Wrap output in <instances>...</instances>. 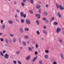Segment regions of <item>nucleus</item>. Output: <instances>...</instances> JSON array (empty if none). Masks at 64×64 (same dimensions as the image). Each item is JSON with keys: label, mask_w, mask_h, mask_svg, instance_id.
Here are the masks:
<instances>
[{"label": "nucleus", "mask_w": 64, "mask_h": 64, "mask_svg": "<svg viewBox=\"0 0 64 64\" xmlns=\"http://www.w3.org/2000/svg\"><path fill=\"white\" fill-rule=\"evenodd\" d=\"M15 20L17 22H19V20H18L17 18H16Z\"/></svg>", "instance_id": "40"}, {"label": "nucleus", "mask_w": 64, "mask_h": 64, "mask_svg": "<svg viewBox=\"0 0 64 64\" xmlns=\"http://www.w3.org/2000/svg\"><path fill=\"white\" fill-rule=\"evenodd\" d=\"M5 46H8V45H7V44H6L5 45Z\"/></svg>", "instance_id": "64"}, {"label": "nucleus", "mask_w": 64, "mask_h": 64, "mask_svg": "<svg viewBox=\"0 0 64 64\" xmlns=\"http://www.w3.org/2000/svg\"><path fill=\"white\" fill-rule=\"evenodd\" d=\"M42 19L44 21H45L46 20V19L45 18H43Z\"/></svg>", "instance_id": "38"}, {"label": "nucleus", "mask_w": 64, "mask_h": 64, "mask_svg": "<svg viewBox=\"0 0 64 64\" xmlns=\"http://www.w3.org/2000/svg\"><path fill=\"white\" fill-rule=\"evenodd\" d=\"M31 49L33 50V49H34V48H33V47H32Z\"/></svg>", "instance_id": "61"}, {"label": "nucleus", "mask_w": 64, "mask_h": 64, "mask_svg": "<svg viewBox=\"0 0 64 64\" xmlns=\"http://www.w3.org/2000/svg\"><path fill=\"white\" fill-rule=\"evenodd\" d=\"M30 55H29L26 58V60H29V59H30Z\"/></svg>", "instance_id": "7"}, {"label": "nucleus", "mask_w": 64, "mask_h": 64, "mask_svg": "<svg viewBox=\"0 0 64 64\" xmlns=\"http://www.w3.org/2000/svg\"><path fill=\"white\" fill-rule=\"evenodd\" d=\"M35 54L36 55H37V54H38V53L37 52V51H36L35 52Z\"/></svg>", "instance_id": "42"}, {"label": "nucleus", "mask_w": 64, "mask_h": 64, "mask_svg": "<svg viewBox=\"0 0 64 64\" xmlns=\"http://www.w3.org/2000/svg\"><path fill=\"white\" fill-rule=\"evenodd\" d=\"M41 39H42V40H44V39L42 38H41Z\"/></svg>", "instance_id": "57"}, {"label": "nucleus", "mask_w": 64, "mask_h": 64, "mask_svg": "<svg viewBox=\"0 0 64 64\" xmlns=\"http://www.w3.org/2000/svg\"><path fill=\"white\" fill-rule=\"evenodd\" d=\"M46 23H48V20H46Z\"/></svg>", "instance_id": "48"}, {"label": "nucleus", "mask_w": 64, "mask_h": 64, "mask_svg": "<svg viewBox=\"0 0 64 64\" xmlns=\"http://www.w3.org/2000/svg\"><path fill=\"white\" fill-rule=\"evenodd\" d=\"M2 52L4 54L6 52V51L5 50H4Z\"/></svg>", "instance_id": "45"}, {"label": "nucleus", "mask_w": 64, "mask_h": 64, "mask_svg": "<svg viewBox=\"0 0 64 64\" xmlns=\"http://www.w3.org/2000/svg\"><path fill=\"white\" fill-rule=\"evenodd\" d=\"M39 12H40H40H41V9H39Z\"/></svg>", "instance_id": "49"}, {"label": "nucleus", "mask_w": 64, "mask_h": 64, "mask_svg": "<svg viewBox=\"0 0 64 64\" xmlns=\"http://www.w3.org/2000/svg\"><path fill=\"white\" fill-rule=\"evenodd\" d=\"M2 27L3 29H4L5 28V24H3L2 26Z\"/></svg>", "instance_id": "14"}, {"label": "nucleus", "mask_w": 64, "mask_h": 64, "mask_svg": "<svg viewBox=\"0 0 64 64\" xmlns=\"http://www.w3.org/2000/svg\"><path fill=\"white\" fill-rule=\"evenodd\" d=\"M44 15L45 16H47V15H48V14L47 13V12H44Z\"/></svg>", "instance_id": "16"}, {"label": "nucleus", "mask_w": 64, "mask_h": 64, "mask_svg": "<svg viewBox=\"0 0 64 64\" xmlns=\"http://www.w3.org/2000/svg\"><path fill=\"white\" fill-rule=\"evenodd\" d=\"M21 4H22V7H24V6H25V4H24V2H22L21 3Z\"/></svg>", "instance_id": "18"}, {"label": "nucleus", "mask_w": 64, "mask_h": 64, "mask_svg": "<svg viewBox=\"0 0 64 64\" xmlns=\"http://www.w3.org/2000/svg\"><path fill=\"white\" fill-rule=\"evenodd\" d=\"M21 22L22 23H24V20L23 19L21 20Z\"/></svg>", "instance_id": "28"}, {"label": "nucleus", "mask_w": 64, "mask_h": 64, "mask_svg": "<svg viewBox=\"0 0 64 64\" xmlns=\"http://www.w3.org/2000/svg\"><path fill=\"white\" fill-rule=\"evenodd\" d=\"M30 2L32 4H33L34 2H33V0H30Z\"/></svg>", "instance_id": "30"}, {"label": "nucleus", "mask_w": 64, "mask_h": 64, "mask_svg": "<svg viewBox=\"0 0 64 64\" xmlns=\"http://www.w3.org/2000/svg\"><path fill=\"white\" fill-rule=\"evenodd\" d=\"M44 57L45 58H48V56L47 54H46L45 55Z\"/></svg>", "instance_id": "25"}, {"label": "nucleus", "mask_w": 64, "mask_h": 64, "mask_svg": "<svg viewBox=\"0 0 64 64\" xmlns=\"http://www.w3.org/2000/svg\"><path fill=\"white\" fill-rule=\"evenodd\" d=\"M43 33H44V34H47V33H46V31L45 30H43Z\"/></svg>", "instance_id": "19"}, {"label": "nucleus", "mask_w": 64, "mask_h": 64, "mask_svg": "<svg viewBox=\"0 0 64 64\" xmlns=\"http://www.w3.org/2000/svg\"><path fill=\"white\" fill-rule=\"evenodd\" d=\"M24 30L26 31H29V28H24Z\"/></svg>", "instance_id": "13"}, {"label": "nucleus", "mask_w": 64, "mask_h": 64, "mask_svg": "<svg viewBox=\"0 0 64 64\" xmlns=\"http://www.w3.org/2000/svg\"><path fill=\"white\" fill-rule=\"evenodd\" d=\"M45 52L46 53H48L49 52V51L47 50H45Z\"/></svg>", "instance_id": "35"}, {"label": "nucleus", "mask_w": 64, "mask_h": 64, "mask_svg": "<svg viewBox=\"0 0 64 64\" xmlns=\"http://www.w3.org/2000/svg\"><path fill=\"white\" fill-rule=\"evenodd\" d=\"M18 62L19 64H22V63H21V62H20V61H18Z\"/></svg>", "instance_id": "37"}, {"label": "nucleus", "mask_w": 64, "mask_h": 64, "mask_svg": "<svg viewBox=\"0 0 64 64\" xmlns=\"http://www.w3.org/2000/svg\"><path fill=\"white\" fill-rule=\"evenodd\" d=\"M26 14H24L23 15V16L24 17V18H26Z\"/></svg>", "instance_id": "34"}, {"label": "nucleus", "mask_w": 64, "mask_h": 64, "mask_svg": "<svg viewBox=\"0 0 64 64\" xmlns=\"http://www.w3.org/2000/svg\"><path fill=\"white\" fill-rule=\"evenodd\" d=\"M0 40L1 41H3V39L2 38H1L0 39Z\"/></svg>", "instance_id": "46"}, {"label": "nucleus", "mask_w": 64, "mask_h": 64, "mask_svg": "<svg viewBox=\"0 0 64 64\" xmlns=\"http://www.w3.org/2000/svg\"><path fill=\"white\" fill-rule=\"evenodd\" d=\"M39 63L40 64H42V62L41 61H39Z\"/></svg>", "instance_id": "54"}, {"label": "nucleus", "mask_w": 64, "mask_h": 64, "mask_svg": "<svg viewBox=\"0 0 64 64\" xmlns=\"http://www.w3.org/2000/svg\"><path fill=\"white\" fill-rule=\"evenodd\" d=\"M28 49L29 51H32V50L31 49V48H30V47H29L28 48Z\"/></svg>", "instance_id": "33"}, {"label": "nucleus", "mask_w": 64, "mask_h": 64, "mask_svg": "<svg viewBox=\"0 0 64 64\" xmlns=\"http://www.w3.org/2000/svg\"><path fill=\"white\" fill-rule=\"evenodd\" d=\"M26 23L27 24H28L29 25V24H30V20H26Z\"/></svg>", "instance_id": "3"}, {"label": "nucleus", "mask_w": 64, "mask_h": 64, "mask_svg": "<svg viewBox=\"0 0 64 64\" xmlns=\"http://www.w3.org/2000/svg\"><path fill=\"white\" fill-rule=\"evenodd\" d=\"M20 33H23V29L22 28H20Z\"/></svg>", "instance_id": "6"}, {"label": "nucleus", "mask_w": 64, "mask_h": 64, "mask_svg": "<svg viewBox=\"0 0 64 64\" xmlns=\"http://www.w3.org/2000/svg\"><path fill=\"white\" fill-rule=\"evenodd\" d=\"M40 7V6L39 4H38L36 6V8L37 9H39Z\"/></svg>", "instance_id": "12"}, {"label": "nucleus", "mask_w": 64, "mask_h": 64, "mask_svg": "<svg viewBox=\"0 0 64 64\" xmlns=\"http://www.w3.org/2000/svg\"><path fill=\"white\" fill-rule=\"evenodd\" d=\"M59 8L60 9H61V10H64V8L62 7V6L60 5L59 6Z\"/></svg>", "instance_id": "5"}, {"label": "nucleus", "mask_w": 64, "mask_h": 64, "mask_svg": "<svg viewBox=\"0 0 64 64\" xmlns=\"http://www.w3.org/2000/svg\"><path fill=\"white\" fill-rule=\"evenodd\" d=\"M61 31V29L59 28H58L56 30V32L57 33H60V32Z\"/></svg>", "instance_id": "1"}, {"label": "nucleus", "mask_w": 64, "mask_h": 64, "mask_svg": "<svg viewBox=\"0 0 64 64\" xmlns=\"http://www.w3.org/2000/svg\"><path fill=\"white\" fill-rule=\"evenodd\" d=\"M3 22V20H1V24H2V23Z\"/></svg>", "instance_id": "47"}, {"label": "nucleus", "mask_w": 64, "mask_h": 64, "mask_svg": "<svg viewBox=\"0 0 64 64\" xmlns=\"http://www.w3.org/2000/svg\"><path fill=\"white\" fill-rule=\"evenodd\" d=\"M50 20L52 21H53V20H54V18L53 17L51 18L50 19Z\"/></svg>", "instance_id": "27"}, {"label": "nucleus", "mask_w": 64, "mask_h": 64, "mask_svg": "<svg viewBox=\"0 0 64 64\" xmlns=\"http://www.w3.org/2000/svg\"><path fill=\"white\" fill-rule=\"evenodd\" d=\"M36 48H38V44H36Z\"/></svg>", "instance_id": "39"}, {"label": "nucleus", "mask_w": 64, "mask_h": 64, "mask_svg": "<svg viewBox=\"0 0 64 64\" xmlns=\"http://www.w3.org/2000/svg\"><path fill=\"white\" fill-rule=\"evenodd\" d=\"M20 15L22 17H23L24 14V12H21L20 13Z\"/></svg>", "instance_id": "9"}, {"label": "nucleus", "mask_w": 64, "mask_h": 64, "mask_svg": "<svg viewBox=\"0 0 64 64\" xmlns=\"http://www.w3.org/2000/svg\"><path fill=\"white\" fill-rule=\"evenodd\" d=\"M0 53L1 55L2 54V52H0Z\"/></svg>", "instance_id": "58"}, {"label": "nucleus", "mask_w": 64, "mask_h": 64, "mask_svg": "<svg viewBox=\"0 0 64 64\" xmlns=\"http://www.w3.org/2000/svg\"><path fill=\"white\" fill-rule=\"evenodd\" d=\"M27 43L28 44H29L30 42H29V41H28L27 42Z\"/></svg>", "instance_id": "60"}, {"label": "nucleus", "mask_w": 64, "mask_h": 64, "mask_svg": "<svg viewBox=\"0 0 64 64\" xmlns=\"http://www.w3.org/2000/svg\"><path fill=\"white\" fill-rule=\"evenodd\" d=\"M22 44L24 46H26V42H22Z\"/></svg>", "instance_id": "22"}, {"label": "nucleus", "mask_w": 64, "mask_h": 64, "mask_svg": "<svg viewBox=\"0 0 64 64\" xmlns=\"http://www.w3.org/2000/svg\"><path fill=\"white\" fill-rule=\"evenodd\" d=\"M56 6L57 8H58L59 7V5H58V4H56Z\"/></svg>", "instance_id": "36"}, {"label": "nucleus", "mask_w": 64, "mask_h": 64, "mask_svg": "<svg viewBox=\"0 0 64 64\" xmlns=\"http://www.w3.org/2000/svg\"><path fill=\"white\" fill-rule=\"evenodd\" d=\"M6 43L7 44L8 43V38H6Z\"/></svg>", "instance_id": "26"}, {"label": "nucleus", "mask_w": 64, "mask_h": 64, "mask_svg": "<svg viewBox=\"0 0 64 64\" xmlns=\"http://www.w3.org/2000/svg\"><path fill=\"white\" fill-rule=\"evenodd\" d=\"M54 24L55 25H58V23L56 22H54Z\"/></svg>", "instance_id": "24"}, {"label": "nucleus", "mask_w": 64, "mask_h": 64, "mask_svg": "<svg viewBox=\"0 0 64 64\" xmlns=\"http://www.w3.org/2000/svg\"><path fill=\"white\" fill-rule=\"evenodd\" d=\"M2 33H0V35H2Z\"/></svg>", "instance_id": "63"}, {"label": "nucleus", "mask_w": 64, "mask_h": 64, "mask_svg": "<svg viewBox=\"0 0 64 64\" xmlns=\"http://www.w3.org/2000/svg\"><path fill=\"white\" fill-rule=\"evenodd\" d=\"M17 14H15V18H17Z\"/></svg>", "instance_id": "44"}, {"label": "nucleus", "mask_w": 64, "mask_h": 64, "mask_svg": "<svg viewBox=\"0 0 64 64\" xmlns=\"http://www.w3.org/2000/svg\"><path fill=\"white\" fill-rule=\"evenodd\" d=\"M43 28H44V29H46V26H44L43 27Z\"/></svg>", "instance_id": "51"}, {"label": "nucleus", "mask_w": 64, "mask_h": 64, "mask_svg": "<svg viewBox=\"0 0 64 64\" xmlns=\"http://www.w3.org/2000/svg\"><path fill=\"white\" fill-rule=\"evenodd\" d=\"M59 41L60 43H62V40L61 38H60Z\"/></svg>", "instance_id": "15"}, {"label": "nucleus", "mask_w": 64, "mask_h": 64, "mask_svg": "<svg viewBox=\"0 0 64 64\" xmlns=\"http://www.w3.org/2000/svg\"><path fill=\"white\" fill-rule=\"evenodd\" d=\"M16 53L17 54H19V53L18 52H16Z\"/></svg>", "instance_id": "52"}, {"label": "nucleus", "mask_w": 64, "mask_h": 64, "mask_svg": "<svg viewBox=\"0 0 64 64\" xmlns=\"http://www.w3.org/2000/svg\"><path fill=\"white\" fill-rule=\"evenodd\" d=\"M36 22L37 23L38 25L39 24V22L38 21V20H36Z\"/></svg>", "instance_id": "21"}, {"label": "nucleus", "mask_w": 64, "mask_h": 64, "mask_svg": "<svg viewBox=\"0 0 64 64\" xmlns=\"http://www.w3.org/2000/svg\"><path fill=\"white\" fill-rule=\"evenodd\" d=\"M18 52L19 53H20V50H18Z\"/></svg>", "instance_id": "62"}, {"label": "nucleus", "mask_w": 64, "mask_h": 64, "mask_svg": "<svg viewBox=\"0 0 64 64\" xmlns=\"http://www.w3.org/2000/svg\"><path fill=\"white\" fill-rule=\"evenodd\" d=\"M29 12L30 13V14H33V11H32L31 10H29Z\"/></svg>", "instance_id": "20"}, {"label": "nucleus", "mask_w": 64, "mask_h": 64, "mask_svg": "<svg viewBox=\"0 0 64 64\" xmlns=\"http://www.w3.org/2000/svg\"><path fill=\"white\" fill-rule=\"evenodd\" d=\"M36 33L38 35H39L40 34V32L38 31H36Z\"/></svg>", "instance_id": "29"}, {"label": "nucleus", "mask_w": 64, "mask_h": 64, "mask_svg": "<svg viewBox=\"0 0 64 64\" xmlns=\"http://www.w3.org/2000/svg\"><path fill=\"white\" fill-rule=\"evenodd\" d=\"M40 14H36V17H38V18L40 19Z\"/></svg>", "instance_id": "8"}, {"label": "nucleus", "mask_w": 64, "mask_h": 64, "mask_svg": "<svg viewBox=\"0 0 64 64\" xmlns=\"http://www.w3.org/2000/svg\"><path fill=\"white\" fill-rule=\"evenodd\" d=\"M53 64H57V63L56 61H54L53 63Z\"/></svg>", "instance_id": "43"}, {"label": "nucleus", "mask_w": 64, "mask_h": 64, "mask_svg": "<svg viewBox=\"0 0 64 64\" xmlns=\"http://www.w3.org/2000/svg\"><path fill=\"white\" fill-rule=\"evenodd\" d=\"M10 36L11 37H14V34H10Z\"/></svg>", "instance_id": "23"}, {"label": "nucleus", "mask_w": 64, "mask_h": 64, "mask_svg": "<svg viewBox=\"0 0 64 64\" xmlns=\"http://www.w3.org/2000/svg\"><path fill=\"white\" fill-rule=\"evenodd\" d=\"M26 2V0H23V2Z\"/></svg>", "instance_id": "50"}, {"label": "nucleus", "mask_w": 64, "mask_h": 64, "mask_svg": "<svg viewBox=\"0 0 64 64\" xmlns=\"http://www.w3.org/2000/svg\"><path fill=\"white\" fill-rule=\"evenodd\" d=\"M60 55V56L61 57V58H62V59H63V55L62 54H61Z\"/></svg>", "instance_id": "32"}, {"label": "nucleus", "mask_w": 64, "mask_h": 64, "mask_svg": "<svg viewBox=\"0 0 64 64\" xmlns=\"http://www.w3.org/2000/svg\"><path fill=\"white\" fill-rule=\"evenodd\" d=\"M26 39H28L29 38V36H26Z\"/></svg>", "instance_id": "41"}, {"label": "nucleus", "mask_w": 64, "mask_h": 64, "mask_svg": "<svg viewBox=\"0 0 64 64\" xmlns=\"http://www.w3.org/2000/svg\"><path fill=\"white\" fill-rule=\"evenodd\" d=\"M58 15L59 16L60 18H61V16L60 14V13L59 12H58Z\"/></svg>", "instance_id": "11"}, {"label": "nucleus", "mask_w": 64, "mask_h": 64, "mask_svg": "<svg viewBox=\"0 0 64 64\" xmlns=\"http://www.w3.org/2000/svg\"><path fill=\"white\" fill-rule=\"evenodd\" d=\"M13 42H14V43H15L16 41V39L15 38H14L13 39V40H12Z\"/></svg>", "instance_id": "17"}, {"label": "nucleus", "mask_w": 64, "mask_h": 64, "mask_svg": "<svg viewBox=\"0 0 64 64\" xmlns=\"http://www.w3.org/2000/svg\"><path fill=\"white\" fill-rule=\"evenodd\" d=\"M13 62L14 64H16L17 63V62L15 60H14L13 61Z\"/></svg>", "instance_id": "31"}, {"label": "nucleus", "mask_w": 64, "mask_h": 64, "mask_svg": "<svg viewBox=\"0 0 64 64\" xmlns=\"http://www.w3.org/2000/svg\"><path fill=\"white\" fill-rule=\"evenodd\" d=\"M1 55H2V56H4V54H1Z\"/></svg>", "instance_id": "55"}, {"label": "nucleus", "mask_w": 64, "mask_h": 64, "mask_svg": "<svg viewBox=\"0 0 64 64\" xmlns=\"http://www.w3.org/2000/svg\"><path fill=\"white\" fill-rule=\"evenodd\" d=\"M8 22L9 24H13V22L12 20H9L8 21Z\"/></svg>", "instance_id": "10"}, {"label": "nucleus", "mask_w": 64, "mask_h": 64, "mask_svg": "<svg viewBox=\"0 0 64 64\" xmlns=\"http://www.w3.org/2000/svg\"><path fill=\"white\" fill-rule=\"evenodd\" d=\"M20 48L21 50H22V49H23V47H21Z\"/></svg>", "instance_id": "53"}, {"label": "nucleus", "mask_w": 64, "mask_h": 64, "mask_svg": "<svg viewBox=\"0 0 64 64\" xmlns=\"http://www.w3.org/2000/svg\"><path fill=\"white\" fill-rule=\"evenodd\" d=\"M37 59V56H36L35 57H34V58H33L32 60V62H34V61H35Z\"/></svg>", "instance_id": "4"}, {"label": "nucleus", "mask_w": 64, "mask_h": 64, "mask_svg": "<svg viewBox=\"0 0 64 64\" xmlns=\"http://www.w3.org/2000/svg\"><path fill=\"white\" fill-rule=\"evenodd\" d=\"M46 6L47 7H48V4H46Z\"/></svg>", "instance_id": "56"}, {"label": "nucleus", "mask_w": 64, "mask_h": 64, "mask_svg": "<svg viewBox=\"0 0 64 64\" xmlns=\"http://www.w3.org/2000/svg\"><path fill=\"white\" fill-rule=\"evenodd\" d=\"M17 11L18 12V13L19 12H20V11H19V10H17Z\"/></svg>", "instance_id": "59"}, {"label": "nucleus", "mask_w": 64, "mask_h": 64, "mask_svg": "<svg viewBox=\"0 0 64 64\" xmlns=\"http://www.w3.org/2000/svg\"><path fill=\"white\" fill-rule=\"evenodd\" d=\"M4 57L6 59H8L9 58V55L7 54H6L4 55Z\"/></svg>", "instance_id": "2"}]
</instances>
